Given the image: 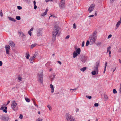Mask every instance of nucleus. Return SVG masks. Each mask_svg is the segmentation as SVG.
Returning <instances> with one entry per match:
<instances>
[{
  "label": "nucleus",
  "instance_id": "obj_1",
  "mask_svg": "<svg viewBox=\"0 0 121 121\" xmlns=\"http://www.w3.org/2000/svg\"><path fill=\"white\" fill-rule=\"evenodd\" d=\"M97 32L95 31L92 35H90L89 37L90 44H92L95 43L96 41L97 38V36L96 35Z\"/></svg>",
  "mask_w": 121,
  "mask_h": 121
},
{
  "label": "nucleus",
  "instance_id": "obj_2",
  "mask_svg": "<svg viewBox=\"0 0 121 121\" xmlns=\"http://www.w3.org/2000/svg\"><path fill=\"white\" fill-rule=\"evenodd\" d=\"M59 27L57 26H55L54 29L52 32V40L54 41L56 40V37L59 32Z\"/></svg>",
  "mask_w": 121,
  "mask_h": 121
},
{
  "label": "nucleus",
  "instance_id": "obj_3",
  "mask_svg": "<svg viewBox=\"0 0 121 121\" xmlns=\"http://www.w3.org/2000/svg\"><path fill=\"white\" fill-rule=\"evenodd\" d=\"M99 66V63L97 62L96 65L94 67V70L91 72V74L92 75H94L98 73V68Z\"/></svg>",
  "mask_w": 121,
  "mask_h": 121
},
{
  "label": "nucleus",
  "instance_id": "obj_4",
  "mask_svg": "<svg viewBox=\"0 0 121 121\" xmlns=\"http://www.w3.org/2000/svg\"><path fill=\"white\" fill-rule=\"evenodd\" d=\"M65 117L67 120L69 121H75V119L72 117L69 113H67L65 115Z\"/></svg>",
  "mask_w": 121,
  "mask_h": 121
},
{
  "label": "nucleus",
  "instance_id": "obj_5",
  "mask_svg": "<svg viewBox=\"0 0 121 121\" xmlns=\"http://www.w3.org/2000/svg\"><path fill=\"white\" fill-rule=\"evenodd\" d=\"M38 78L39 80V81L43 84V74L42 72L38 74Z\"/></svg>",
  "mask_w": 121,
  "mask_h": 121
},
{
  "label": "nucleus",
  "instance_id": "obj_6",
  "mask_svg": "<svg viewBox=\"0 0 121 121\" xmlns=\"http://www.w3.org/2000/svg\"><path fill=\"white\" fill-rule=\"evenodd\" d=\"M11 107L13 110L14 111L17 110L18 109V106L17 103L15 102H13L11 104Z\"/></svg>",
  "mask_w": 121,
  "mask_h": 121
},
{
  "label": "nucleus",
  "instance_id": "obj_7",
  "mask_svg": "<svg viewBox=\"0 0 121 121\" xmlns=\"http://www.w3.org/2000/svg\"><path fill=\"white\" fill-rule=\"evenodd\" d=\"M79 58L82 62L85 63L86 61L87 57V56L80 55L79 56Z\"/></svg>",
  "mask_w": 121,
  "mask_h": 121
},
{
  "label": "nucleus",
  "instance_id": "obj_8",
  "mask_svg": "<svg viewBox=\"0 0 121 121\" xmlns=\"http://www.w3.org/2000/svg\"><path fill=\"white\" fill-rule=\"evenodd\" d=\"M95 5L94 4H92L89 7L88 11H89V13H91L93 11L94 9Z\"/></svg>",
  "mask_w": 121,
  "mask_h": 121
},
{
  "label": "nucleus",
  "instance_id": "obj_9",
  "mask_svg": "<svg viewBox=\"0 0 121 121\" xmlns=\"http://www.w3.org/2000/svg\"><path fill=\"white\" fill-rule=\"evenodd\" d=\"M65 1H61L60 2L59 7L60 9H63L65 7Z\"/></svg>",
  "mask_w": 121,
  "mask_h": 121
},
{
  "label": "nucleus",
  "instance_id": "obj_10",
  "mask_svg": "<svg viewBox=\"0 0 121 121\" xmlns=\"http://www.w3.org/2000/svg\"><path fill=\"white\" fill-rule=\"evenodd\" d=\"M5 48L6 54H9V51L10 48V46L9 45H6L5 46Z\"/></svg>",
  "mask_w": 121,
  "mask_h": 121
},
{
  "label": "nucleus",
  "instance_id": "obj_11",
  "mask_svg": "<svg viewBox=\"0 0 121 121\" xmlns=\"http://www.w3.org/2000/svg\"><path fill=\"white\" fill-rule=\"evenodd\" d=\"M55 76L54 73L51 74L49 77L50 79L51 82L53 81L55 78Z\"/></svg>",
  "mask_w": 121,
  "mask_h": 121
},
{
  "label": "nucleus",
  "instance_id": "obj_12",
  "mask_svg": "<svg viewBox=\"0 0 121 121\" xmlns=\"http://www.w3.org/2000/svg\"><path fill=\"white\" fill-rule=\"evenodd\" d=\"M37 36L39 37L42 35V31L40 29H39L37 31Z\"/></svg>",
  "mask_w": 121,
  "mask_h": 121
},
{
  "label": "nucleus",
  "instance_id": "obj_13",
  "mask_svg": "<svg viewBox=\"0 0 121 121\" xmlns=\"http://www.w3.org/2000/svg\"><path fill=\"white\" fill-rule=\"evenodd\" d=\"M2 119L4 121H7L9 119V117H5L3 116L2 117Z\"/></svg>",
  "mask_w": 121,
  "mask_h": 121
},
{
  "label": "nucleus",
  "instance_id": "obj_14",
  "mask_svg": "<svg viewBox=\"0 0 121 121\" xmlns=\"http://www.w3.org/2000/svg\"><path fill=\"white\" fill-rule=\"evenodd\" d=\"M111 48V47L109 46L108 48H107V53L108 52L109 53V56L110 57L111 56V51H110V49Z\"/></svg>",
  "mask_w": 121,
  "mask_h": 121
},
{
  "label": "nucleus",
  "instance_id": "obj_15",
  "mask_svg": "<svg viewBox=\"0 0 121 121\" xmlns=\"http://www.w3.org/2000/svg\"><path fill=\"white\" fill-rule=\"evenodd\" d=\"M9 44L10 45L11 47H14L15 46V44L12 41H10L9 42Z\"/></svg>",
  "mask_w": 121,
  "mask_h": 121
},
{
  "label": "nucleus",
  "instance_id": "obj_16",
  "mask_svg": "<svg viewBox=\"0 0 121 121\" xmlns=\"http://www.w3.org/2000/svg\"><path fill=\"white\" fill-rule=\"evenodd\" d=\"M48 9H47L46 10H45V12H44L43 13H42L41 14V16H44L45 15H46L47 14V12H48Z\"/></svg>",
  "mask_w": 121,
  "mask_h": 121
},
{
  "label": "nucleus",
  "instance_id": "obj_17",
  "mask_svg": "<svg viewBox=\"0 0 121 121\" xmlns=\"http://www.w3.org/2000/svg\"><path fill=\"white\" fill-rule=\"evenodd\" d=\"M19 34H20V37L23 38L25 37V36L23 33L22 32L19 33Z\"/></svg>",
  "mask_w": 121,
  "mask_h": 121
},
{
  "label": "nucleus",
  "instance_id": "obj_18",
  "mask_svg": "<svg viewBox=\"0 0 121 121\" xmlns=\"http://www.w3.org/2000/svg\"><path fill=\"white\" fill-rule=\"evenodd\" d=\"M50 88L51 89V92L52 93H53L54 91V89L53 87V86L52 84L50 85Z\"/></svg>",
  "mask_w": 121,
  "mask_h": 121
},
{
  "label": "nucleus",
  "instance_id": "obj_19",
  "mask_svg": "<svg viewBox=\"0 0 121 121\" xmlns=\"http://www.w3.org/2000/svg\"><path fill=\"white\" fill-rule=\"evenodd\" d=\"M78 54L75 51H74L73 53V57L74 58L78 56Z\"/></svg>",
  "mask_w": 121,
  "mask_h": 121
},
{
  "label": "nucleus",
  "instance_id": "obj_20",
  "mask_svg": "<svg viewBox=\"0 0 121 121\" xmlns=\"http://www.w3.org/2000/svg\"><path fill=\"white\" fill-rule=\"evenodd\" d=\"M76 52L78 54H79L81 52V50L80 48H78L76 50Z\"/></svg>",
  "mask_w": 121,
  "mask_h": 121
},
{
  "label": "nucleus",
  "instance_id": "obj_21",
  "mask_svg": "<svg viewBox=\"0 0 121 121\" xmlns=\"http://www.w3.org/2000/svg\"><path fill=\"white\" fill-rule=\"evenodd\" d=\"M121 24V21H119L117 22L116 25L117 28H118L119 27Z\"/></svg>",
  "mask_w": 121,
  "mask_h": 121
},
{
  "label": "nucleus",
  "instance_id": "obj_22",
  "mask_svg": "<svg viewBox=\"0 0 121 121\" xmlns=\"http://www.w3.org/2000/svg\"><path fill=\"white\" fill-rule=\"evenodd\" d=\"M8 18L10 21L14 22L16 21V20L13 18H12L9 17H8Z\"/></svg>",
  "mask_w": 121,
  "mask_h": 121
},
{
  "label": "nucleus",
  "instance_id": "obj_23",
  "mask_svg": "<svg viewBox=\"0 0 121 121\" xmlns=\"http://www.w3.org/2000/svg\"><path fill=\"white\" fill-rule=\"evenodd\" d=\"M107 65V63L106 62L105 64L104 69V73L106 70V66Z\"/></svg>",
  "mask_w": 121,
  "mask_h": 121
},
{
  "label": "nucleus",
  "instance_id": "obj_24",
  "mask_svg": "<svg viewBox=\"0 0 121 121\" xmlns=\"http://www.w3.org/2000/svg\"><path fill=\"white\" fill-rule=\"evenodd\" d=\"M86 67H84L82 68L80 70L83 72H84L86 70Z\"/></svg>",
  "mask_w": 121,
  "mask_h": 121
},
{
  "label": "nucleus",
  "instance_id": "obj_25",
  "mask_svg": "<svg viewBox=\"0 0 121 121\" xmlns=\"http://www.w3.org/2000/svg\"><path fill=\"white\" fill-rule=\"evenodd\" d=\"M104 98L106 100L108 99V96L104 94Z\"/></svg>",
  "mask_w": 121,
  "mask_h": 121
},
{
  "label": "nucleus",
  "instance_id": "obj_26",
  "mask_svg": "<svg viewBox=\"0 0 121 121\" xmlns=\"http://www.w3.org/2000/svg\"><path fill=\"white\" fill-rule=\"evenodd\" d=\"M36 44H32L31 46V48H33L34 47H35L36 45Z\"/></svg>",
  "mask_w": 121,
  "mask_h": 121
},
{
  "label": "nucleus",
  "instance_id": "obj_27",
  "mask_svg": "<svg viewBox=\"0 0 121 121\" xmlns=\"http://www.w3.org/2000/svg\"><path fill=\"white\" fill-rule=\"evenodd\" d=\"M26 57L27 59H29L30 57V54L28 53L27 55H26Z\"/></svg>",
  "mask_w": 121,
  "mask_h": 121
},
{
  "label": "nucleus",
  "instance_id": "obj_28",
  "mask_svg": "<svg viewBox=\"0 0 121 121\" xmlns=\"http://www.w3.org/2000/svg\"><path fill=\"white\" fill-rule=\"evenodd\" d=\"M25 99L26 101V102H29L30 101V99H29L28 98H25Z\"/></svg>",
  "mask_w": 121,
  "mask_h": 121
},
{
  "label": "nucleus",
  "instance_id": "obj_29",
  "mask_svg": "<svg viewBox=\"0 0 121 121\" xmlns=\"http://www.w3.org/2000/svg\"><path fill=\"white\" fill-rule=\"evenodd\" d=\"M35 59V58L32 57H30V62L32 61Z\"/></svg>",
  "mask_w": 121,
  "mask_h": 121
},
{
  "label": "nucleus",
  "instance_id": "obj_30",
  "mask_svg": "<svg viewBox=\"0 0 121 121\" xmlns=\"http://www.w3.org/2000/svg\"><path fill=\"white\" fill-rule=\"evenodd\" d=\"M16 18L18 20H20L21 19V17L19 16H17L16 17Z\"/></svg>",
  "mask_w": 121,
  "mask_h": 121
},
{
  "label": "nucleus",
  "instance_id": "obj_31",
  "mask_svg": "<svg viewBox=\"0 0 121 121\" xmlns=\"http://www.w3.org/2000/svg\"><path fill=\"white\" fill-rule=\"evenodd\" d=\"M38 53L37 52H35L34 56H33L34 58L38 55Z\"/></svg>",
  "mask_w": 121,
  "mask_h": 121
},
{
  "label": "nucleus",
  "instance_id": "obj_32",
  "mask_svg": "<svg viewBox=\"0 0 121 121\" xmlns=\"http://www.w3.org/2000/svg\"><path fill=\"white\" fill-rule=\"evenodd\" d=\"M90 43V41H89L88 40L87 41L86 43V46H88V45Z\"/></svg>",
  "mask_w": 121,
  "mask_h": 121
},
{
  "label": "nucleus",
  "instance_id": "obj_33",
  "mask_svg": "<svg viewBox=\"0 0 121 121\" xmlns=\"http://www.w3.org/2000/svg\"><path fill=\"white\" fill-rule=\"evenodd\" d=\"M7 108V107H5V109L3 110V111L5 113H6L7 112V111L6 110Z\"/></svg>",
  "mask_w": 121,
  "mask_h": 121
},
{
  "label": "nucleus",
  "instance_id": "obj_34",
  "mask_svg": "<svg viewBox=\"0 0 121 121\" xmlns=\"http://www.w3.org/2000/svg\"><path fill=\"white\" fill-rule=\"evenodd\" d=\"M32 100L33 102L34 103L35 106L37 107L38 108V106L35 103V101L33 99H32Z\"/></svg>",
  "mask_w": 121,
  "mask_h": 121
},
{
  "label": "nucleus",
  "instance_id": "obj_35",
  "mask_svg": "<svg viewBox=\"0 0 121 121\" xmlns=\"http://www.w3.org/2000/svg\"><path fill=\"white\" fill-rule=\"evenodd\" d=\"M47 107L50 110H51L52 109L50 105H48L47 106Z\"/></svg>",
  "mask_w": 121,
  "mask_h": 121
},
{
  "label": "nucleus",
  "instance_id": "obj_36",
  "mask_svg": "<svg viewBox=\"0 0 121 121\" xmlns=\"http://www.w3.org/2000/svg\"><path fill=\"white\" fill-rule=\"evenodd\" d=\"M18 79L19 81V82L21 81H22V78L20 76H19Z\"/></svg>",
  "mask_w": 121,
  "mask_h": 121
},
{
  "label": "nucleus",
  "instance_id": "obj_37",
  "mask_svg": "<svg viewBox=\"0 0 121 121\" xmlns=\"http://www.w3.org/2000/svg\"><path fill=\"white\" fill-rule=\"evenodd\" d=\"M113 92L114 94H116L117 93V91L115 89H114L113 90Z\"/></svg>",
  "mask_w": 121,
  "mask_h": 121
},
{
  "label": "nucleus",
  "instance_id": "obj_38",
  "mask_svg": "<svg viewBox=\"0 0 121 121\" xmlns=\"http://www.w3.org/2000/svg\"><path fill=\"white\" fill-rule=\"evenodd\" d=\"M42 120L43 119H42L39 118L36 121H42Z\"/></svg>",
  "mask_w": 121,
  "mask_h": 121
},
{
  "label": "nucleus",
  "instance_id": "obj_39",
  "mask_svg": "<svg viewBox=\"0 0 121 121\" xmlns=\"http://www.w3.org/2000/svg\"><path fill=\"white\" fill-rule=\"evenodd\" d=\"M17 8L18 9L20 10L22 9V7L21 6H17Z\"/></svg>",
  "mask_w": 121,
  "mask_h": 121
},
{
  "label": "nucleus",
  "instance_id": "obj_40",
  "mask_svg": "<svg viewBox=\"0 0 121 121\" xmlns=\"http://www.w3.org/2000/svg\"><path fill=\"white\" fill-rule=\"evenodd\" d=\"M86 97L87 98H88L89 99H90L92 98V97H91V96H88V95H86Z\"/></svg>",
  "mask_w": 121,
  "mask_h": 121
},
{
  "label": "nucleus",
  "instance_id": "obj_41",
  "mask_svg": "<svg viewBox=\"0 0 121 121\" xmlns=\"http://www.w3.org/2000/svg\"><path fill=\"white\" fill-rule=\"evenodd\" d=\"M0 15L1 17L3 16L2 12V10L0 11Z\"/></svg>",
  "mask_w": 121,
  "mask_h": 121
},
{
  "label": "nucleus",
  "instance_id": "obj_42",
  "mask_svg": "<svg viewBox=\"0 0 121 121\" xmlns=\"http://www.w3.org/2000/svg\"><path fill=\"white\" fill-rule=\"evenodd\" d=\"M99 104L97 103H95L94 105V106L95 107H98V106Z\"/></svg>",
  "mask_w": 121,
  "mask_h": 121
},
{
  "label": "nucleus",
  "instance_id": "obj_43",
  "mask_svg": "<svg viewBox=\"0 0 121 121\" xmlns=\"http://www.w3.org/2000/svg\"><path fill=\"white\" fill-rule=\"evenodd\" d=\"M32 33L30 31H29L28 32V33L30 35V36H31V35Z\"/></svg>",
  "mask_w": 121,
  "mask_h": 121
},
{
  "label": "nucleus",
  "instance_id": "obj_44",
  "mask_svg": "<svg viewBox=\"0 0 121 121\" xmlns=\"http://www.w3.org/2000/svg\"><path fill=\"white\" fill-rule=\"evenodd\" d=\"M73 28L74 29L76 28V26L75 23H74L73 24Z\"/></svg>",
  "mask_w": 121,
  "mask_h": 121
},
{
  "label": "nucleus",
  "instance_id": "obj_45",
  "mask_svg": "<svg viewBox=\"0 0 121 121\" xmlns=\"http://www.w3.org/2000/svg\"><path fill=\"white\" fill-rule=\"evenodd\" d=\"M112 36V35H111L110 34L109 35L108 37V39H109L111 38Z\"/></svg>",
  "mask_w": 121,
  "mask_h": 121
},
{
  "label": "nucleus",
  "instance_id": "obj_46",
  "mask_svg": "<svg viewBox=\"0 0 121 121\" xmlns=\"http://www.w3.org/2000/svg\"><path fill=\"white\" fill-rule=\"evenodd\" d=\"M84 44H85L84 42V41H83L82 43V47H84Z\"/></svg>",
  "mask_w": 121,
  "mask_h": 121
},
{
  "label": "nucleus",
  "instance_id": "obj_47",
  "mask_svg": "<svg viewBox=\"0 0 121 121\" xmlns=\"http://www.w3.org/2000/svg\"><path fill=\"white\" fill-rule=\"evenodd\" d=\"M23 116L21 114H20V116H19V118H20L21 119H22L23 118Z\"/></svg>",
  "mask_w": 121,
  "mask_h": 121
},
{
  "label": "nucleus",
  "instance_id": "obj_48",
  "mask_svg": "<svg viewBox=\"0 0 121 121\" xmlns=\"http://www.w3.org/2000/svg\"><path fill=\"white\" fill-rule=\"evenodd\" d=\"M24 1L26 2H27L29 3H30L29 0H24Z\"/></svg>",
  "mask_w": 121,
  "mask_h": 121
},
{
  "label": "nucleus",
  "instance_id": "obj_49",
  "mask_svg": "<svg viewBox=\"0 0 121 121\" xmlns=\"http://www.w3.org/2000/svg\"><path fill=\"white\" fill-rule=\"evenodd\" d=\"M4 108V107L3 106H2L1 108H0V110H3Z\"/></svg>",
  "mask_w": 121,
  "mask_h": 121
},
{
  "label": "nucleus",
  "instance_id": "obj_50",
  "mask_svg": "<svg viewBox=\"0 0 121 121\" xmlns=\"http://www.w3.org/2000/svg\"><path fill=\"white\" fill-rule=\"evenodd\" d=\"M94 15H90L89 16H88V17H94Z\"/></svg>",
  "mask_w": 121,
  "mask_h": 121
},
{
  "label": "nucleus",
  "instance_id": "obj_51",
  "mask_svg": "<svg viewBox=\"0 0 121 121\" xmlns=\"http://www.w3.org/2000/svg\"><path fill=\"white\" fill-rule=\"evenodd\" d=\"M119 91H120V93H121V83L120 84V88Z\"/></svg>",
  "mask_w": 121,
  "mask_h": 121
},
{
  "label": "nucleus",
  "instance_id": "obj_52",
  "mask_svg": "<svg viewBox=\"0 0 121 121\" xmlns=\"http://www.w3.org/2000/svg\"><path fill=\"white\" fill-rule=\"evenodd\" d=\"M49 1H53L52 0H46V2H48Z\"/></svg>",
  "mask_w": 121,
  "mask_h": 121
},
{
  "label": "nucleus",
  "instance_id": "obj_53",
  "mask_svg": "<svg viewBox=\"0 0 121 121\" xmlns=\"http://www.w3.org/2000/svg\"><path fill=\"white\" fill-rule=\"evenodd\" d=\"M69 35H68L66 37L65 39H69Z\"/></svg>",
  "mask_w": 121,
  "mask_h": 121
},
{
  "label": "nucleus",
  "instance_id": "obj_54",
  "mask_svg": "<svg viewBox=\"0 0 121 121\" xmlns=\"http://www.w3.org/2000/svg\"><path fill=\"white\" fill-rule=\"evenodd\" d=\"M110 2L111 3H112L115 0H110Z\"/></svg>",
  "mask_w": 121,
  "mask_h": 121
},
{
  "label": "nucleus",
  "instance_id": "obj_55",
  "mask_svg": "<svg viewBox=\"0 0 121 121\" xmlns=\"http://www.w3.org/2000/svg\"><path fill=\"white\" fill-rule=\"evenodd\" d=\"M2 61H0V66H1L2 65Z\"/></svg>",
  "mask_w": 121,
  "mask_h": 121
},
{
  "label": "nucleus",
  "instance_id": "obj_56",
  "mask_svg": "<svg viewBox=\"0 0 121 121\" xmlns=\"http://www.w3.org/2000/svg\"><path fill=\"white\" fill-rule=\"evenodd\" d=\"M119 52H121V48H120L119 50L118 51Z\"/></svg>",
  "mask_w": 121,
  "mask_h": 121
},
{
  "label": "nucleus",
  "instance_id": "obj_57",
  "mask_svg": "<svg viewBox=\"0 0 121 121\" xmlns=\"http://www.w3.org/2000/svg\"><path fill=\"white\" fill-rule=\"evenodd\" d=\"M37 6L36 5H34V9H36L37 8Z\"/></svg>",
  "mask_w": 121,
  "mask_h": 121
},
{
  "label": "nucleus",
  "instance_id": "obj_58",
  "mask_svg": "<svg viewBox=\"0 0 121 121\" xmlns=\"http://www.w3.org/2000/svg\"><path fill=\"white\" fill-rule=\"evenodd\" d=\"M77 89V88H74V89H70V90L71 91V90H72L73 91H74V90H76Z\"/></svg>",
  "mask_w": 121,
  "mask_h": 121
},
{
  "label": "nucleus",
  "instance_id": "obj_59",
  "mask_svg": "<svg viewBox=\"0 0 121 121\" xmlns=\"http://www.w3.org/2000/svg\"><path fill=\"white\" fill-rule=\"evenodd\" d=\"M101 44V43H97L96 44V45H99Z\"/></svg>",
  "mask_w": 121,
  "mask_h": 121
},
{
  "label": "nucleus",
  "instance_id": "obj_60",
  "mask_svg": "<svg viewBox=\"0 0 121 121\" xmlns=\"http://www.w3.org/2000/svg\"><path fill=\"white\" fill-rule=\"evenodd\" d=\"M33 28H31L30 30L29 31H30L31 32V31H32L33 30Z\"/></svg>",
  "mask_w": 121,
  "mask_h": 121
},
{
  "label": "nucleus",
  "instance_id": "obj_61",
  "mask_svg": "<svg viewBox=\"0 0 121 121\" xmlns=\"http://www.w3.org/2000/svg\"><path fill=\"white\" fill-rule=\"evenodd\" d=\"M58 62L59 63L60 65H61V62L60 61H58Z\"/></svg>",
  "mask_w": 121,
  "mask_h": 121
},
{
  "label": "nucleus",
  "instance_id": "obj_62",
  "mask_svg": "<svg viewBox=\"0 0 121 121\" xmlns=\"http://www.w3.org/2000/svg\"><path fill=\"white\" fill-rule=\"evenodd\" d=\"M33 3L34 4V5H36V2L35 1H33Z\"/></svg>",
  "mask_w": 121,
  "mask_h": 121
},
{
  "label": "nucleus",
  "instance_id": "obj_63",
  "mask_svg": "<svg viewBox=\"0 0 121 121\" xmlns=\"http://www.w3.org/2000/svg\"><path fill=\"white\" fill-rule=\"evenodd\" d=\"M119 62L121 64V60H120V59H119Z\"/></svg>",
  "mask_w": 121,
  "mask_h": 121
},
{
  "label": "nucleus",
  "instance_id": "obj_64",
  "mask_svg": "<svg viewBox=\"0 0 121 121\" xmlns=\"http://www.w3.org/2000/svg\"><path fill=\"white\" fill-rule=\"evenodd\" d=\"M79 109L78 108H77L76 109V112H77L78 111Z\"/></svg>",
  "mask_w": 121,
  "mask_h": 121
}]
</instances>
